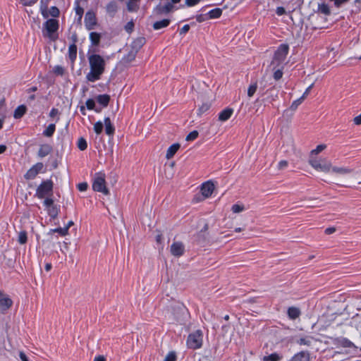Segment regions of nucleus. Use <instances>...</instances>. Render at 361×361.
I'll return each mask as SVG.
<instances>
[{
	"instance_id": "obj_8",
	"label": "nucleus",
	"mask_w": 361,
	"mask_h": 361,
	"mask_svg": "<svg viewBox=\"0 0 361 361\" xmlns=\"http://www.w3.org/2000/svg\"><path fill=\"white\" fill-rule=\"evenodd\" d=\"M59 26V21L52 18L47 20L44 24V27L47 32V36L52 40L56 39L54 34L58 30Z\"/></svg>"
},
{
	"instance_id": "obj_5",
	"label": "nucleus",
	"mask_w": 361,
	"mask_h": 361,
	"mask_svg": "<svg viewBox=\"0 0 361 361\" xmlns=\"http://www.w3.org/2000/svg\"><path fill=\"white\" fill-rule=\"evenodd\" d=\"M53 182L51 180L43 181L37 188L36 196L42 199L48 195H52L53 191Z\"/></svg>"
},
{
	"instance_id": "obj_19",
	"label": "nucleus",
	"mask_w": 361,
	"mask_h": 361,
	"mask_svg": "<svg viewBox=\"0 0 361 361\" xmlns=\"http://www.w3.org/2000/svg\"><path fill=\"white\" fill-rule=\"evenodd\" d=\"M52 152V147L49 144L41 145L37 152V155L40 158H43Z\"/></svg>"
},
{
	"instance_id": "obj_9",
	"label": "nucleus",
	"mask_w": 361,
	"mask_h": 361,
	"mask_svg": "<svg viewBox=\"0 0 361 361\" xmlns=\"http://www.w3.org/2000/svg\"><path fill=\"white\" fill-rule=\"evenodd\" d=\"M279 94V88L276 86H273L271 88L263 92L262 95L264 96V100L269 103L275 102Z\"/></svg>"
},
{
	"instance_id": "obj_15",
	"label": "nucleus",
	"mask_w": 361,
	"mask_h": 361,
	"mask_svg": "<svg viewBox=\"0 0 361 361\" xmlns=\"http://www.w3.org/2000/svg\"><path fill=\"white\" fill-rule=\"evenodd\" d=\"M146 39L143 37H140L136 38L130 45L129 48L137 54L139 50L143 47L145 44Z\"/></svg>"
},
{
	"instance_id": "obj_63",
	"label": "nucleus",
	"mask_w": 361,
	"mask_h": 361,
	"mask_svg": "<svg viewBox=\"0 0 361 361\" xmlns=\"http://www.w3.org/2000/svg\"><path fill=\"white\" fill-rule=\"evenodd\" d=\"M190 30V25H185L180 30V34L183 35L188 32Z\"/></svg>"
},
{
	"instance_id": "obj_62",
	"label": "nucleus",
	"mask_w": 361,
	"mask_h": 361,
	"mask_svg": "<svg viewBox=\"0 0 361 361\" xmlns=\"http://www.w3.org/2000/svg\"><path fill=\"white\" fill-rule=\"evenodd\" d=\"M276 13L279 16H282L286 13V10L282 6H279L276 8Z\"/></svg>"
},
{
	"instance_id": "obj_10",
	"label": "nucleus",
	"mask_w": 361,
	"mask_h": 361,
	"mask_svg": "<svg viewBox=\"0 0 361 361\" xmlns=\"http://www.w3.org/2000/svg\"><path fill=\"white\" fill-rule=\"evenodd\" d=\"M331 172L336 176H345L353 173L354 169L345 166H332Z\"/></svg>"
},
{
	"instance_id": "obj_61",
	"label": "nucleus",
	"mask_w": 361,
	"mask_h": 361,
	"mask_svg": "<svg viewBox=\"0 0 361 361\" xmlns=\"http://www.w3.org/2000/svg\"><path fill=\"white\" fill-rule=\"evenodd\" d=\"M78 188L80 191H85L87 188V184L86 183H80L78 185Z\"/></svg>"
},
{
	"instance_id": "obj_54",
	"label": "nucleus",
	"mask_w": 361,
	"mask_h": 361,
	"mask_svg": "<svg viewBox=\"0 0 361 361\" xmlns=\"http://www.w3.org/2000/svg\"><path fill=\"white\" fill-rule=\"evenodd\" d=\"M133 27H134V23L133 21H130V22L127 23V24L125 25V30L128 33H130L133 31Z\"/></svg>"
},
{
	"instance_id": "obj_3",
	"label": "nucleus",
	"mask_w": 361,
	"mask_h": 361,
	"mask_svg": "<svg viewBox=\"0 0 361 361\" xmlns=\"http://www.w3.org/2000/svg\"><path fill=\"white\" fill-rule=\"evenodd\" d=\"M203 342V333L201 330H197L188 336L187 345L191 349H198L202 347Z\"/></svg>"
},
{
	"instance_id": "obj_44",
	"label": "nucleus",
	"mask_w": 361,
	"mask_h": 361,
	"mask_svg": "<svg viewBox=\"0 0 361 361\" xmlns=\"http://www.w3.org/2000/svg\"><path fill=\"white\" fill-rule=\"evenodd\" d=\"M231 210L233 213H240L245 210V207L243 204H235L232 206Z\"/></svg>"
},
{
	"instance_id": "obj_6",
	"label": "nucleus",
	"mask_w": 361,
	"mask_h": 361,
	"mask_svg": "<svg viewBox=\"0 0 361 361\" xmlns=\"http://www.w3.org/2000/svg\"><path fill=\"white\" fill-rule=\"evenodd\" d=\"M288 49L289 48L287 44H281L274 54L271 65L276 66H280L285 61L288 53Z\"/></svg>"
},
{
	"instance_id": "obj_48",
	"label": "nucleus",
	"mask_w": 361,
	"mask_h": 361,
	"mask_svg": "<svg viewBox=\"0 0 361 361\" xmlns=\"http://www.w3.org/2000/svg\"><path fill=\"white\" fill-rule=\"evenodd\" d=\"M176 355L175 352L169 353L165 357L164 361H176Z\"/></svg>"
},
{
	"instance_id": "obj_55",
	"label": "nucleus",
	"mask_w": 361,
	"mask_h": 361,
	"mask_svg": "<svg viewBox=\"0 0 361 361\" xmlns=\"http://www.w3.org/2000/svg\"><path fill=\"white\" fill-rule=\"evenodd\" d=\"M282 76H283V71L281 69H278L274 73V78L276 80H279V79H281L282 78Z\"/></svg>"
},
{
	"instance_id": "obj_47",
	"label": "nucleus",
	"mask_w": 361,
	"mask_h": 361,
	"mask_svg": "<svg viewBox=\"0 0 361 361\" xmlns=\"http://www.w3.org/2000/svg\"><path fill=\"white\" fill-rule=\"evenodd\" d=\"M199 133L197 130H193L190 132L187 136L185 140L187 141H192L195 140L198 137Z\"/></svg>"
},
{
	"instance_id": "obj_2",
	"label": "nucleus",
	"mask_w": 361,
	"mask_h": 361,
	"mask_svg": "<svg viewBox=\"0 0 361 361\" xmlns=\"http://www.w3.org/2000/svg\"><path fill=\"white\" fill-rule=\"evenodd\" d=\"M309 164L316 171L324 173H329L332 169V163L327 158L317 159L314 157H310Z\"/></svg>"
},
{
	"instance_id": "obj_21",
	"label": "nucleus",
	"mask_w": 361,
	"mask_h": 361,
	"mask_svg": "<svg viewBox=\"0 0 361 361\" xmlns=\"http://www.w3.org/2000/svg\"><path fill=\"white\" fill-rule=\"evenodd\" d=\"M180 147V145L179 143H174L172 145H171L166 151V158L167 159H171V158H173V157L178 152Z\"/></svg>"
},
{
	"instance_id": "obj_56",
	"label": "nucleus",
	"mask_w": 361,
	"mask_h": 361,
	"mask_svg": "<svg viewBox=\"0 0 361 361\" xmlns=\"http://www.w3.org/2000/svg\"><path fill=\"white\" fill-rule=\"evenodd\" d=\"M44 204L47 207V209L54 206V200L51 198H47L44 201Z\"/></svg>"
},
{
	"instance_id": "obj_64",
	"label": "nucleus",
	"mask_w": 361,
	"mask_h": 361,
	"mask_svg": "<svg viewBox=\"0 0 361 361\" xmlns=\"http://www.w3.org/2000/svg\"><path fill=\"white\" fill-rule=\"evenodd\" d=\"M353 122L355 125H361V114L353 118Z\"/></svg>"
},
{
	"instance_id": "obj_31",
	"label": "nucleus",
	"mask_w": 361,
	"mask_h": 361,
	"mask_svg": "<svg viewBox=\"0 0 361 361\" xmlns=\"http://www.w3.org/2000/svg\"><path fill=\"white\" fill-rule=\"evenodd\" d=\"M80 0H75V13L78 16V21L80 22L83 16L84 9L80 6Z\"/></svg>"
},
{
	"instance_id": "obj_18",
	"label": "nucleus",
	"mask_w": 361,
	"mask_h": 361,
	"mask_svg": "<svg viewBox=\"0 0 361 361\" xmlns=\"http://www.w3.org/2000/svg\"><path fill=\"white\" fill-rule=\"evenodd\" d=\"M310 358L308 351H301L295 354L288 361H310Z\"/></svg>"
},
{
	"instance_id": "obj_32",
	"label": "nucleus",
	"mask_w": 361,
	"mask_h": 361,
	"mask_svg": "<svg viewBox=\"0 0 361 361\" xmlns=\"http://www.w3.org/2000/svg\"><path fill=\"white\" fill-rule=\"evenodd\" d=\"M282 359V356L279 354L274 353L269 355L264 356L262 361H280Z\"/></svg>"
},
{
	"instance_id": "obj_37",
	"label": "nucleus",
	"mask_w": 361,
	"mask_h": 361,
	"mask_svg": "<svg viewBox=\"0 0 361 361\" xmlns=\"http://www.w3.org/2000/svg\"><path fill=\"white\" fill-rule=\"evenodd\" d=\"M326 148V145L325 144H321V145H317L315 149H312L310 152V157H314V155L318 154L319 153H320L323 150H324Z\"/></svg>"
},
{
	"instance_id": "obj_26",
	"label": "nucleus",
	"mask_w": 361,
	"mask_h": 361,
	"mask_svg": "<svg viewBox=\"0 0 361 361\" xmlns=\"http://www.w3.org/2000/svg\"><path fill=\"white\" fill-rule=\"evenodd\" d=\"M101 37V34L96 32H92L90 34V39L93 46H98L99 44Z\"/></svg>"
},
{
	"instance_id": "obj_51",
	"label": "nucleus",
	"mask_w": 361,
	"mask_h": 361,
	"mask_svg": "<svg viewBox=\"0 0 361 361\" xmlns=\"http://www.w3.org/2000/svg\"><path fill=\"white\" fill-rule=\"evenodd\" d=\"M54 73L58 75H62L64 73V69L61 66H56L53 70Z\"/></svg>"
},
{
	"instance_id": "obj_1",
	"label": "nucleus",
	"mask_w": 361,
	"mask_h": 361,
	"mask_svg": "<svg viewBox=\"0 0 361 361\" xmlns=\"http://www.w3.org/2000/svg\"><path fill=\"white\" fill-rule=\"evenodd\" d=\"M90 71L86 75L87 81L94 82L102 78L105 71L106 61L103 56L97 54H88L87 55Z\"/></svg>"
},
{
	"instance_id": "obj_35",
	"label": "nucleus",
	"mask_w": 361,
	"mask_h": 361,
	"mask_svg": "<svg viewBox=\"0 0 361 361\" xmlns=\"http://www.w3.org/2000/svg\"><path fill=\"white\" fill-rule=\"evenodd\" d=\"M47 212L51 219H55L59 214V209L56 205H54L47 209Z\"/></svg>"
},
{
	"instance_id": "obj_23",
	"label": "nucleus",
	"mask_w": 361,
	"mask_h": 361,
	"mask_svg": "<svg viewBox=\"0 0 361 361\" xmlns=\"http://www.w3.org/2000/svg\"><path fill=\"white\" fill-rule=\"evenodd\" d=\"M104 124L106 133L109 136H112L114 134L115 128L109 117L104 118Z\"/></svg>"
},
{
	"instance_id": "obj_4",
	"label": "nucleus",
	"mask_w": 361,
	"mask_h": 361,
	"mask_svg": "<svg viewBox=\"0 0 361 361\" xmlns=\"http://www.w3.org/2000/svg\"><path fill=\"white\" fill-rule=\"evenodd\" d=\"M92 188L94 191L102 192L107 195L109 191L106 187L105 175L102 173H97L92 183Z\"/></svg>"
},
{
	"instance_id": "obj_60",
	"label": "nucleus",
	"mask_w": 361,
	"mask_h": 361,
	"mask_svg": "<svg viewBox=\"0 0 361 361\" xmlns=\"http://www.w3.org/2000/svg\"><path fill=\"white\" fill-rule=\"evenodd\" d=\"M298 343H299L300 345H310V341L307 340L306 338H301L298 341Z\"/></svg>"
},
{
	"instance_id": "obj_36",
	"label": "nucleus",
	"mask_w": 361,
	"mask_h": 361,
	"mask_svg": "<svg viewBox=\"0 0 361 361\" xmlns=\"http://www.w3.org/2000/svg\"><path fill=\"white\" fill-rule=\"evenodd\" d=\"M318 11L326 16H329L331 14V11L329 6L324 3L319 4Z\"/></svg>"
},
{
	"instance_id": "obj_38",
	"label": "nucleus",
	"mask_w": 361,
	"mask_h": 361,
	"mask_svg": "<svg viewBox=\"0 0 361 361\" xmlns=\"http://www.w3.org/2000/svg\"><path fill=\"white\" fill-rule=\"evenodd\" d=\"M54 233H58L62 236L66 235L68 233V228L64 227V228H54V229H51L49 232V234H52Z\"/></svg>"
},
{
	"instance_id": "obj_49",
	"label": "nucleus",
	"mask_w": 361,
	"mask_h": 361,
	"mask_svg": "<svg viewBox=\"0 0 361 361\" xmlns=\"http://www.w3.org/2000/svg\"><path fill=\"white\" fill-rule=\"evenodd\" d=\"M49 14L54 18H56L59 16L60 11L59 9L56 6H52L50 8Z\"/></svg>"
},
{
	"instance_id": "obj_11",
	"label": "nucleus",
	"mask_w": 361,
	"mask_h": 361,
	"mask_svg": "<svg viewBox=\"0 0 361 361\" xmlns=\"http://www.w3.org/2000/svg\"><path fill=\"white\" fill-rule=\"evenodd\" d=\"M85 25L88 30H93L97 25V18L95 13L92 11H88L85 16Z\"/></svg>"
},
{
	"instance_id": "obj_24",
	"label": "nucleus",
	"mask_w": 361,
	"mask_h": 361,
	"mask_svg": "<svg viewBox=\"0 0 361 361\" xmlns=\"http://www.w3.org/2000/svg\"><path fill=\"white\" fill-rule=\"evenodd\" d=\"M301 312L299 308L290 307L288 309V316L291 319H295L300 317Z\"/></svg>"
},
{
	"instance_id": "obj_16",
	"label": "nucleus",
	"mask_w": 361,
	"mask_h": 361,
	"mask_svg": "<svg viewBox=\"0 0 361 361\" xmlns=\"http://www.w3.org/2000/svg\"><path fill=\"white\" fill-rule=\"evenodd\" d=\"M12 305L13 301L9 297L0 298V313L5 314Z\"/></svg>"
},
{
	"instance_id": "obj_53",
	"label": "nucleus",
	"mask_w": 361,
	"mask_h": 361,
	"mask_svg": "<svg viewBox=\"0 0 361 361\" xmlns=\"http://www.w3.org/2000/svg\"><path fill=\"white\" fill-rule=\"evenodd\" d=\"M86 106L88 109H93L95 106V102L92 99H89L86 101Z\"/></svg>"
},
{
	"instance_id": "obj_22",
	"label": "nucleus",
	"mask_w": 361,
	"mask_h": 361,
	"mask_svg": "<svg viewBox=\"0 0 361 361\" xmlns=\"http://www.w3.org/2000/svg\"><path fill=\"white\" fill-rule=\"evenodd\" d=\"M171 20L169 19H163L154 22L152 25L154 30H158L169 25Z\"/></svg>"
},
{
	"instance_id": "obj_46",
	"label": "nucleus",
	"mask_w": 361,
	"mask_h": 361,
	"mask_svg": "<svg viewBox=\"0 0 361 361\" xmlns=\"http://www.w3.org/2000/svg\"><path fill=\"white\" fill-rule=\"evenodd\" d=\"M103 130V123L102 121H97L94 125V130L97 134L99 135Z\"/></svg>"
},
{
	"instance_id": "obj_12",
	"label": "nucleus",
	"mask_w": 361,
	"mask_h": 361,
	"mask_svg": "<svg viewBox=\"0 0 361 361\" xmlns=\"http://www.w3.org/2000/svg\"><path fill=\"white\" fill-rule=\"evenodd\" d=\"M44 165L38 162L32 166L25 174L24 177L27 180L33 179L43 169Z\"/></svg>"
},
{
	"instance_id": "obj_42",
	"label": "nucleus",
	"mask_w": 361,
	"mask_h": 361,
	"mask_svg": "<svg viewBox=\"0 0 361 361\" xmlns=\"http://www.w3.org/2000/svg\"><path fill=\"white\" fill-rule=\"evenodd\" d=\"M137 1H129L127 3V8L128 11L133 12L136 11L138 9V6L136 4Z\"/></svg>"
},
{
	"instance_id": "obj_28",
	"label": "nucleus",
	"mask_w": 361,
	"mask_h": 361,
	"mask_svg": "<svg viewBox=\"0 0 361 361\" xmlns=\"http://www.w3.org/2000/svg\"><path fill=\"white\" fill-rule=\"evenodd\" d=\"M136 55H137V53L132 51L129 48L128 53L123 57L122 61L125 63H130L131 61L135 60Z\"/></svg>"
},
{
	"instance_id": "obj_33",
	"label": "nucleus",
	"mask_w": 361,
	"mask_h": 361,
	"mask_svg": "<svg viewBox=\"0 0 361 361\" xmlns=\"http://www.w3.org/2000/svg\"><path fill=\"white\" fill-rule=\"evenodd\" d=\"M222 10L219 8H216L211 10L208 13L209 19L218 18L221 16Z\"/></svg>"
},
{
	"instance_id": "obj_25",
	"label": "nucleus",
	"mask_w": 361,
	"mask_h": 361,
	"mask_svg": "<svg viewBox=\"0 0 361 361\" xmlns=\"http://www.w3.org/2000/svg\"><path fill=\"white\" fill-rule=\"evenodd\" d=\"M168 310L171 311L176 317H177V314L184 310V307L180 304H171L168 307Z\"/></svg>"
},
{
	"instance_id": "obj_57",
	"label": "nucleus",
	"mask_w": 361,
	"mask_h": 361,
	"mask_svg": "<svg viewBox=\"0 0 361 361\" xmlns=\"http://www.w3.org/2000/svg\"><path fill=\"white\" fill-rule=\"evenodd\" d=\"M5 342L3 336H0V356L4 353Z\"/></svg>"
},
{
	"instance_id": "obj_58",
	"label": "nucleus",
	"mask_w": 361,
	"mask_h": 361,
	"mask_svg": "<svg viewBox=\"0 0 361 361\" xmlns=\"http://www.w3.org/2000/svg\"><path fill=\"white\" fill-rule=\"evenodd\" d=\"M201 1L202 0H185V4L188 6H193L197 4Z\"/></svg>"
},
{
	"instance_id": "obj_40",
	"label": "nucleus",
	"mask_w": 361,
	"mask_h": 361,
	"mask_svg": "<svg viewBox=\"0 0 361 361\" xmlns=\"http://www.w3.org/2000/svg\"><path fill=\"white\" fill-rule=\"evenodd\" d=\"M55 124H49L46 130L43 132V135L47 137H51L55 131Z\"/></svg>"
},
{
	"instance_id": "obj_34",
	"label": "nucleus",
	"mask_w": 361,
	"mask_h": 361,
	"mask_svg": "<svg viewBox=\"0 0 361 361\" xmlns=\"http://www.w3.org/2000/svg\"><path fill=\"white\" fill-rule=\"evenodd\" d=\"M110 97L108 94H100L97 97V102L104 106H106L109 102Z\"/></svg>"
},
{
	"instance_id": "obj_7",
	"label": "nucleus",
	"mask_w": 361,
	"mask_h": 361,
	"mask_svg": "<svg viewBox=\"0 0 361 361\" xmlns=\"http://www.w3.org/2000/svg\"><path fill=\"white\" fill-rule=\"evenodd\" d=\"M175 6L172 3H166L165 5L158 4L152 11L150 16L151 18H158L164 14H168L173 11Z\"/></svg>"
},
{
	"instance_id": "obj_30",
	"label": "nucleus",
	"mask_w": 361,
	"mask_h": 361,
	"mask_svg": "<svg viewBox=\"0 0 361 361\" xmlns=\"http://www.w3.org/2000/svg\"><path fill=\"white\" fill-rule=\"evenodd\" d=\"M26 112V107L24 105H20L18 106L13 114V117L15 118H20Z\"/></svg>"
},
{
	"instance_id": "obj_45",
	"label": "nucleus",
	"mask_w": 361,
	"mask_h": 361,
	"mask_svg": "<svg viewBox=\"0 0 361 361\" xmlns=\"http://www.w3.org/2000/svg\"><path fill=\"white\" fill-rule=\"evenodd\" d=\"M257 89V85L256 82L250 85V87H248V90H247V96L249 97H252L254 95V94L256 92Z\"/></svg>"
},
{
	"instance_id": "obj_20",
	"label": "nucleus",
	"mask_w": 361,
	"mask_h": 361,
	"mask_svg": "<svg viewBox=\"0 0 361 361\" xmlns=\"http://www.w3.org/2000/svg\"><path fill=\"white\" fill-rule=\"evenodd\" d=\"M233 113V109L227 108L221 111L219 114L218 119L220 121L224 122L228 120Z\"/></svg>"
},
{
	"instance_id": "obj_17",
	"label": "nucleus",
	"mask_w": 361,
	"mask_h": 361,
	"mask_svg": "<svg viewBox=\"0 0 361 361\" xmlns=\"http://www.w3.org/2000/svg\"><path fill=\"white\" fill-rule=\"evenodd\" d=\"M333 343L337 347L341 346L343 348H350L353 346V343L345 338H332Z\"/></svg>"
},
{
	"instance_id": "obj_13",
	"label": "nucleus",
	"mask_w": 361,
	"mask_h": 361,
	"mask_svg": "<svg viewBox=\"0 0 361 361\" xmlns=\"http://www.w3.org/2000/svg\"><path fill=\"white\" fill-rule=\"evenodd\" d=\"M170 251L172 255L179 257L184 254L185 247L181 242H174L170 248Z\"/></svg>"
},
{
	"instance_id": "obj_14",
	"label": "nucleus",
	"mask_w": 361,
	"mask_h": 361,
	"mask_svg": "<svg viewBox=\"0 0 361 361\" xmlns=\"http://www.w3.org/2000/svg\"><path fill=\"white\" fill-rule=\"evenodd\" d=\"M214 190V185L211 181L204 183L201 186V193L204 198L212 195Z\"/></svg>"
},
{
	"instance_id": "obj_39",
	"label": "nucleus",
	"mask_w": 361,
	"mask_h": 361,
	"mask_svg": "<svg viewBox=\"0 0 361 361\" xmlns=\"http://www.w3.org/2000/svg\"><path fill=\"white\" fill-rule=\"evenodd\" d=\"M27 240V232L22 231L18 233V242L21 244H25Z\"/></svg>"
},
{
	"instance_id": "obj_29",
	"label": "nucleus",
	"mask_w": 361,
	"mask_h": 361,
	"mask_svg": "<svg viewBox=\"0 0 361 361\" xmlns=\"http://www.w3.org/2000/svg\"><path fill=\"white\" fill-rule=\"evenodd\" d=\"M68 56L72 62H74L77 56V46L75 43L71 44L68 48Z\"/></svg>"
},
{
	"instance_id": "obj_27",
	"label": "nucleus",
	"mask_w": 361,
	"mask_h": 361,
	"mask_svg": "<svg viewBox=\"0 0 361 361\" xmlns=\"http://www.w3.org/2000/svg\"><path fill=\"white\" fill-rule=\"evenodd\" d=\"M106 8L107 13L109 15H111V16H114L118 11V5H117L116 2L111 1L106 5Z\"/></svg>"
},
{
	"instance_id": "obj_41",
	"label": "nucleus",
	"mask_w": 361,
	"mask_h": 361,
	"mask_svg": "<svg viewBox=\"0 0 361 361\" xmlns=\"http://www.w3.org/2000/svg\"><path fill=\"white\" fill-rule=\"evenodd\" d=\"M78 147L81 150L84 151L87 147V144L85 138L80 137L78 141Z\"/></svg>"
},
{
	"instance_id": "obj_52",
	"label": "nucleus",
	"mask_w": 361,
	"mask_h": 361,
	"mask_svg": "<svg viewBox=\"0 0 361 361\" xmlns=\"http://www.w3.org/2000/svg\"><path fill=\"white\" fill-rule=\"evenodd\" d=\"M208 19H209V18H208L207 13V14H200L196 16V20L199 23L204 22Z\"/></svg>"
},
{
	"instance_id": "obj_50",
	"label": "nucleus",
	"mask_w": 361,
	"mask_h": 361,
	"mask_svg": "<svg viewBox=\"0 0 361 361\" xmlns=\"http://www.w3.org/2000/svg\"><path fill=\"white\" fill-rule=\"evenodd\" d=\"M210 106H211V104L209 103L202 104V106H200L198 109L199 114H202L204 113L205 111H207V110H209V109L210 108Z\"/></svg>"
},
{
	"instance_id": "obj_59",
	"label": "nucleus",
	"mask_w": 361,
	"mask_h": 361,
	"mask_svg": "<svg viewBox=\"0 0 361 361\" xmlns=\"http://www.w3.org/2000/svg\"><path fill=\"white\" fill-rule=\"evenodd\" d=\"M288 166V161L286 160L281 161L278 164L279 170H283Z\"/></svg>"
},
{
	"instance_id": "obj_43",
	"label": "nucleus",
	"mask_w": 361,
	"mask_h": 361,
	"mask_svg": "<svg viewBox=\"0 0 361 361\" xmlns=\"http://www.w3.org/2000/svg\"><path fill=\"white\" fill-rule=\"evenodd\" d=\"M303 101H304L303 98H301V97L293 101L290 106V109L291 111H295L297 109V108L298 107V106L300 105Z\"/></svg>"
}]
</instances>
